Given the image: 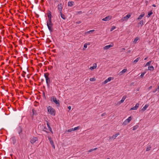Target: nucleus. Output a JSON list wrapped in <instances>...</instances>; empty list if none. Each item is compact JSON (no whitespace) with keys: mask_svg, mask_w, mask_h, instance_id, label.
I'll return each instance as SVG.
<instances>
[{"mask_svg":"<svg viewBox=\"0 0 159 159\" xmlns=\"http://www.w3.org/2000/svg\"><path fill=\"white\" fill-rule=\"evenodd\" d=\"M137 108L135 107H134L130 109V110H136L137 109Z\"/></svg>","mask_w":159,"mask_h":159,"instance_id":"35","label":"nucleus"},{"mask_svg":"<svg viewBox=\"0 0 159 159\" xmlns=\"http://www.w3.org/2000/svg\"><path fill=\"white\" fill-rule=\"evenodd\" d=\"M79 13H82V11H80L79 12Z\"/></svg>","mask_w":159,"mask_h":159,"instance_id":"51","label":"nucleus"},{"mask_svg":"<svg viewBox=\"0 0 159 159\" xmlns=\"http://www.w3.org/2000/svg\"><path fill=\"white\" fill-rule=\"evenodd\" d=\"M148 105L147 104H146L145 106L143 107V108L142 109V111H144L146 110L147 108H148Z\"/></svg>","mask_w":159,"mask_h":159,"instance_id":"23","label":"nucleus"},{"mask_svg":"<svg viewBox=\"0 0 159 159\" xmlns=\"http://www.w3.org/2000/svg\"><path fill=\"white\" fill-rule=\"evenodd\" d=\"M38 141V139L37 137H33L31 138L30 142L32 144H34L35 143H37Z\"/></svg>","mask_w":159,"mask_h":159,"instance_id":"4","label":"nucleus"},{"mask_svg":"<svg viewBox=\"0 0 159 159\" xmlns=\"http://www.w3.org/2000/svg\"><path fill=\"white\" fill-rule=\"evenodd\" d=\"M157 89H156V90H155L153 92L154 93H155L157 90Z\"/></svg>","mask_w":159,"mask_h":159,"instance_id":"50","label":"nucleus"},{"mask_svg":"<svg viewBox=\"0 0 159 159\" xmlns=\"http://www.w3.org/2000/svg\"><path fill=\"white\" fill-rule=\"evenodd\" d=\"M138 125H136L135 126H134L133 127V130H134L135 129H137L138 128Z\"/></svg>","mask_w":159,"mask_h":159,"instance_id":"31","label":"nucleus"},{"mask_svg":"<svg viewBox=\"0 0 159 159\" xmlns=\"http://www.w3.org/2000/svg\"><path fill=\"white\" fill-rule=\"evenodd\" d=\"M107 159H110V158H108Z\"/></svg>","mask_w":159,"mask_h":159,"instance_id":"57","label":"nucleus"},{"mask_svg":"<svg viewBox=\"0 0 159 159\" xmlns=\"http://www.w3.org/2000/svg\"><path fill=\"white\" fill-rule=\"evenodd\" d=\"M151 62H152V61H149L147 62V63L144 65V66L146 67L150 65Z\"/></svg>","mask_w":159,"mask_h":159,"instance_id":"28","label":"nucleus"},{"mask_svg":"<svg viewBox=\"0 0 159 159\" xmlns=\"http://www.w3.org/2000/svg\"><path fill=\"white\" fill-rule=\"evenodd\" d=\"M113 46V44L106 45L103 47V49L105 50L108 49L112 47Z\"/></svg>","mask_w":159,"mask_h":159,"instance_id":"11","label":"nucleus"},{"mask_svg":"<svg viewBox=\"0 0 159 159\" xmlns=\"http://www.w3.org/2000/svg\"><path fill=\"white\" fill-rule=\"evenodd\" d=\"M48 128V129H49V131H50L51 132V133H52V134H53V131H52V129H51V127H49V128Z\"/></svg>","mask_w":159,"mask_h":159,"instance_id":"41","label":"nucleus"},{"mask_svg":"<svg viewBox=\"0 0 159 159\" xmlns=\"http://www.w3.org/2000/svg\"><path fill=\"white\" fill-rule=\"evenodd\" d=\"M48 111L50 114L52 116H55L56 114L55 110L51 106H49L47 107Z\"/></svg>","mask_w":159,"mask_h":159,"instance_id":"1","label":"nucleus"},{"mask_svg":"<svg viewBox=\"0 0 159 159\" xmlns=\"http://www.w3.org/2000/svg\"><path fill=\"white\" fill-rule=\"evenodd\" d=\"M145 15V14L144 12L142 13L139 16L138 18V20H140Z\"/></svg>","mask_w":159,"mask_h":159,"instance_id":"17","label":"nucleus"},{"mask_svg":"<svg viewBox=\"0 0 159 159\" xmlns=\"http://www.w3.org/2000/svg\"><path fill=\"white\" fill-rule=\"evenodd\" d=\"M125 48H123V50H125Z\"/></svg>","mask_w":159,"mask_h":159,"instance_id":"54","label":"nucleus"},{"mask_svg":"<svg viewBox=\"0 0 159 159\" xmlns=\"http://www.w3.org/2000/svg\"><path fill=\"white\" fill-rule=\"evenodd\" d=\"M139 38L138 37H137L136 38H135L134 41H133V43H137V41L139 39Z\"/></svg>","mask_w":159,"mask_h":159,"instance_id":"22","label":"nucleus"},{"mask_svg":"<svg viewBox=\"0 0 159 159\" xmlns=\"http://www.w3.org/2000/svg\"><path fill=\"white\" fill-rule=\"evenodd\" d=\"M48 20H51V12H49L48 13Z\"/></svg>","mask_w":159,"mask_h":159,"instance_id":"20","label":"nucleus"},{"mask_svg":"<svg viewBox=\"0 0 159 159\" xmlns=\"http://www.w3.org/2000/svg\"><path fill=\"white\" fill-rule=\"evenodd\" d=\"M151 147L150 145H148V146L146 148V151H149V150H150L151 149Z\"/></svg>","mask_w":159,"mask_h":159,"instance_id":"27","label":"nucleus"},{"mask_svg":"<svg viewBox=\"0 0 159 159\" xmlns=\"http://www.w3.org/2000/svg\"><path fill=\"white\" fill-rule=\"evenodd\" d=\"M48 140H49L50 143L52 145V147L54 148H55V145L54 144V142H53L52 138L50 136H48Z\"/></svg>","mask_w":159,"mask_h":159,"instance_id":"7","label":"nucleus"},{"mask_svg":"<svg viewBox=\"0 0 159 159\" xmlns=\"http://www.w3.org/2000/svg\"><path fill=\"white\" fill-rule=\"evenodd\" d=\"M23 76H24V75H23Z\"/></svg>","mask_w":159,"mask_h":159,"instance_id":"55","label":"nucleus"},{"mask_svg":"<svg viewBox=\"0 0 159 159\" xmlns=\"http://www.w3.org/2000/svg\"><path fill=\"white\" fill-rule=\"evenodd\" d=\"M143 23V20H141L138 23V25H141L142 26Z\"/></svg>","mask_w":159,"mask_h":159,"instance_id":"30","label":"nucleus"},{"mask_svg":"<svg viewBox=\"0 0 159 159\" xmlns=\"http://www.w3.org/2000/svg\"><path fill=\"white\" fill-rule=\"evenodd\" d=\"M68 109L69 110H70L71 109V106H69L68 107Z\"/></svg>","mask_w":159,"mask_h":159,"instance_id":"45","label":"nucleus"},{"mask_svg":"<svg viewBox=\"0 0 159 159\" xmlns=\"http://www.w3.org/2000/svg\"><path fill=\"white\" fill-rule=\"evenodd\" d=\"M57 1V0H55V2H56Z\"/></svg>","mask_w":159,"mask_h":159,"instance_id":"53","label":"nucleus"},{"mask_svg":"<svg viewBox=\"0 0 159 159\" xmlns=\"http://www.w3.org/2000/svg\"><path fill=\"white\" fill-rule=\"evenodd\" d=\"M153 13L152 11H150L148 13V17H149Z\"/></svg>","mask_w":159,"mask_h":159,"instance_id":"33","label":"nucleus"},{"mask_svg":"<svg viewBox=\"0 0 159 159\" xmlns=\"http://www.w3.org/2000/svg\"><path fill=\"white\" fill-rule=\"evenodd\" d=\"M131 16V15L130 14H128L126 16L122 18L120 20L121 22H123L125 20H127Z\"/></svg>","mask_w":159,"mask_h":159,"instance_id":"3","label":"nucleus"},{"mask_svg":"<svg viewBox=\"0 0 159 159\" xmlns=\"http://www.w3.org/2000/svg\"><path fill=\"white\" fill-rule=\"evenodd\" d=\"M89 80L91 81L94 82L96 80V79L94 78H90Z\"/></svg>","mask_w":159,"mask_h":159,"instance_id":"34","label":"nucleus"},{"mask_svg":"<svg viewBox=\"0 0 159 159\" xmlns=\"http://www.w3.org/2000/svg\"><path fill=\"white\" fill-rule=\"evenodd\" d=\"M46 122H47V125L48 128H49L50 127V126L49 123L48 121H47Z\"/></svg>","mask_w":159,"mask_h":159,"instance_id":"40","label":"nucleus"},{"mask_svg":"<svg viewBox=\"0 0 159 159\" xmlns=\"http://www.w3.org/2000/svg\"><path fill=\"white\" fill-rule=\"evenodd\" d=\"M148 57H146V58H145L144 59V60H146L147 59H148Z\"/></svg>","mask_w":159,"mask_h":159,"instance_id":"48","label":"nucleus"},{"mask_svg":"<svg viewBox=\"0 0 159 159\" xmlns=\"http://www.w3.org/2000/svg\"><path fill=\"white\" fill-rule=\"evenodd\" d=\"M97 148H93V151H94V150H97Z\"/></svg>","mask_w":159,"mask_h":159,"instance_id":"47","label":"nucleus"},{"mask_svg":"<svg viewBox=\"0 0 159 159\" xmlns=\"http://www.w3.org/2000/svg\"><path fill=\"white\" fill-rule=\"evenodd\" d=\"M97 67V64L96 63H95L93 64V66L90 67V69L91 70H93L96 68Z\"/></svg>","mask_w":159,"mask_h":159,"instance_id":"13","label":"nucleus"},{"mask_svg":"<svg viewBox=\"0 0 159 159\" xmlns=\"http://www.w3.org/2000/svg\"><path fill=\"white\" fill-rule=\"evenodd\" d=\"M112 18V17L111 16H109L105 18H103L102 20L104 21H108L109 20H111Z\"/></svg>","mask_w":159,"mask_h":159,"instance_id":"10","label":"nucleus"},{"mask_svg":"<svg viewBox=\"0 0 159 159\" xmlns=\"http://www.w3.org/2000/svg\"><path fill=\"white\" fill-rule=\"evenodd\" d=\"M33 113H34V110H33Z\"/></svg>","mask_w":159,"mask_h":159,"instance_id":"56","label":"nucleus"},{"mask_svg":"<svg viewBox=\"0 0 159 159\" xmlns=\"http://www.w3.org/2000/svg\"><path fill=\"white\" fill-rule=\"evenodd\" d=\"M126 96H124L122 98V99L119 102V104H120L121 103H123L125 99L126 98Z\"/></svg>","mask_w":159,"mask_h":159,"instance_id":"14","label":"nucleus"},{"mask_svg":"<svg viewBox=\"0 0 159 159\" xmlns=\"http://www.w3.org/2000/svg\"><path fill=\"white\" fill-rule=\"evenodd\" d=\"M51 101L56 104L57 105V106L59 107L60 101L59 100H57L55 97L53 96L52 97L51 99Z\"/></svg>","mask_w":159,"mask_h":159,"instance_id":"2","label":"nucleus"},{"mask_svg":"<svg viewBox=\"0 0 159 159\" xmlns=\"http://www.w3.org/2000/svg\"><path fill=\"white\" fill-rule=\"evenodd\" d=\"M93 151V149H91L90 150H89L88 152H92V151Z\"/></svg>","mask_w":159,"mask_h":159,"instance_id":"44","label":"nucleus"},{"mask_svg":"<svg viewBox=\"0 0 159 159\" xmlns=\"http://www.w3.org/2000/svg\"><path fill=\"white\" fill-rule=\"evenodd\" d=\"M152 6L154 7H156V5L155 4H153L152 5Z\"/></svg>","mask_w":159,"mask_h":159,"instance_id":"49","label":"nucleus"},{"mask_svg":"<svg viewBox=\"0 0 159 159\" xmlns=\"http://www.w3.org/2000/svg\"><path fill=\"white\" fill-rule=\"evenodd\" d=\"M139 104L138 103H137L136 105H135V106L137 108H138L139 107Z\"/></svg>","mask_w":159,"mask_h":159,"instance_id":"42","label":"nucleus"},{"mask_svg":"<svg viewBox=\"0 0 159 159\" xmlns=\"http://www.w3.org/2000/svg\"><path fill=\"white\" fill-rule=\"evenodd\" d=\"M48 27L50 32H52L53 31V24L47 25Z\"/></svg>","mask_w":159,"mask_h":159,"instance_id":"9","label":"nucleus"},{"mask_svg":"<svg viewBox=\"0 0 159 159\" xmlns=\"http://www.w3.org/2000/svg\"><path fill=\"white\" fill-rule=\"evenodd\" d=\"M132 119L131 117V116H129L128 117V118L126 119L123 123V125H126L128 124L131 120Z\"/></svg>","mask_w":159,"mask_h":159,"instance_id":"6","label":"nucleus"},{"mask_svg":"<svg viewBox=\"0 0 159 159\" xmlns=\"http://www.w3.org/2000/svg\"><path fill=\"white\" fill-rule=\"evenodd\" d=\"M127 70L126 69H124L121 71L120 72V73H119L118 75H122L124 73H125L127 71Z\"/></svg>","mask_w":159,"mask_h":159,"instance_id":"15","label":"nucleus"},{"mask_svg":"<svg viewBox=\"0 0 159 159\" xmlns=\"http://www.w3.org/2000/svg\"><path fill=\"white\" fill-rule=\"evenodd\" d=\"M94 31V30H90L89 31L85 32V34H88L90 33H91L93 32Z\"/></svg>","mask_w":159,"mask_h":159,"instance_id":"29","label":"nucleus"},{"mask_svg":"<svg viewBox=\"0 0 159 159\" xmlns=\"http://www.w3.org/2000/svg\"><path fill=\"white\" fill-rule=\"evenodd\" d=\"M120 135V133H116L115 135H114L112 136L111 137H109V139H115L117 137Z\"/></svg>","mask_w":159,"mask_h":159,"instance_id":"8","label":"nucleus"},{"mask_svg":"<svg viewBox=\"0 0 159 159\" xmlns=\"http://www.w3.org/2000/svg\"><path fill=\"white\" fill-rule=\"evenodd\" d=\"M60 13V14L61 16V17L63 19V20H65L66 19V17H65V16L62 13V12H59Z\"/></svg>","mask_w":159,"mask_h":159,"instance_id":"21","label":"nucleus"},{"mask_svg":"<svg viewBox=\"0 0 159 159\" xmlns=\"http://www.w3.org/2000/svg\"><path fill=\"white\" fill-rule=\"evenodd\" d=\"M62 6L61 3L59 4L58 5V9L59 12H61L62 11Z\"/></svg>","mask_w":159,"mask_h":159,"instance_id":"12","label":"nucleus"},{"mask_svg":"<svg viewBox=\"0 0 159 159\" xmlns=\"http://www.w3.org/2000/svg\"><path fill=\"white\" fill-rule=\"evenodd\" d=\"M11 139L12 141V143H13V144H14L16 142V139L15 138V137H12Z\"/></svg>","mask_w":159,"mask_h":159,"instance_id":"18","label":"nucleus"},{"mask_svg":"<svg viewBox=\"0 0 159 159\" xmlns=\"http://www.w3.org/2000/svg\"><path fill=\"white\" fill-rule=\"evenodd\" d=\"M111 77H109L107 79H106L104 82V84H106L109 82L111 81Z\"/></svg>","mask_w":159,"mask_h":159,"instance_id":"16","label":"nucleus"},{"mask_svg":"<svg viewBox=\"0 0 159 159\" xmlns=\"http://www.w3.org/2000/svg\"><path fill=\"white\" fill-rule=\"evenodd\" d=\"M73 131V128H71L68 129L67 131L69 132H70Z\"/></svg>","mask_w":159,"mask_h":159,"instance_id":"39","label":"nucleus"},{"mask_svg":"<svg viewBox=\"0 0 159 159\" xmlns=\"http://www.w3.org/2000/svg\"><path fill=\"white\" fill-rule=\"evenodd\" d=\"M80 128V126H77L76 127H75L74 128H73V131L76 130H77L79 129Z\"/></svg>","mask_w":159,"mask_h":159,"instance_id":"32","label":"nucleus"},{"mask_svg":"<svg viewBox=\"0 0 159 159\" xmlns=\"http://www.w3.org/2000/svg\"><path fill=\"white\" fill-rule=\"evenodd\" d=\"M148 69L149 70H154V67L152 66H149L148 67Z\"/></svg>","mask_w":159,"mask_h":159,"instance_id":"24","label":"nucleus"},{"mask_svg":"<svg viewBox=\"0 0 159 159\" xmlns=\"http://www.w3.org/2000/svg\"><path fill=\"white\" fill-rule=\"evenodd\" d=\"M47 25L52 24V23L51 20H48L47 21Z\"/></svg>","mask_w":159,"mask_h":159,"instance_id":"25","label":"nucleus"},{"mask_svg":"<svg viewBox=\"0 0 159 159\" xmlns=\"http://www.w3.org/2000/svg\"><path fill=\"white\" fill-rule=\"evenodd\" d=\"M87 45H90V43H89L88 44H87V43L84 44V47L85 48H86L87 47Z\"/></svg>","mask_w":159,"mask_h":159,"instance_id":"37","label":"nucleus"},{"mask_svg":"<svg viewBox=\"0 0 159 159\" xmlns=\"http://www.w3.org/2000/svg\"><path fill=\"white\" fill-rule=\"evenodd\" d=\"M106 115V113H104L101 115V116H103Z\"/></svg>","mask_w":159,"mask_h":159,"instance_id":"43","label":"nucleus"},{"mask_svg":"<svg viewBox=\"0 0 159 159\" xmlns=\"http://www.w3.org/2000/svg\"><path fill=\"white\" fill-rule=\"evenodd\" d=\"M116 28V27L114 26H113L111 27V31H113Z\"/></svg>","mask_w":159,"mask_h":159,"instance_id":"38","label":"nucleus"},{"mask_svg":"<svg viewBox=\"0 0 159 159\" xmlns=\"http://www.w3.org/2000/svg\"><path fill=\"white\" fill-rule=\"evenodd\" d=\"M81 23V21H79L78 22H76V23L77 24H79V23Z\"/></svg>","mask_w":159,"mask_h":159,"instance_id":"46","label":"nucleus"},{"mask_svg":"<svg viewBox=\"0 0 159 159\" xmlns=\"http://www.w3.org/2000/svg\"><path fill=\"white\" fill-rule=\"evenodd\" d=\"M44 77L45 78L46 80V82L47 84V85L48 86H49V84L50 83V79L48 77V75H47L46 74H44Z\"/></svg>","mask_w":159,"mask_h":159,"instance_id":"5","label":"nucleus"},{"mask_svg":"<svg viewBox=\"0 0 159 159\" xmlns=\"http://www.w3.org/2000/svg\"><path fill=\"white\" fill-rule=\"evenodd\" d=\"M74 3L73 2H69L68 3V5L69 7H72Z\"/></svg>","mask_w":159,"mask_h":159,"instance_id":"19","label":"nucleus"},{"mask_svg":"<svg viewBox=\"0 0 159 159\" xmlns=\"http://www.w3.org/2000/svg\"><path fill=\"white\" fill-rule=\"evenodd\" d=\"M145 73V72L142 73L141 75H140V77L141 78H143V77Z\"/></svg>","mask_w":159,"mask_h":159,"instance_id":"36","label":"nucleus"},{"mask_svg":"<svg viewBox=\"0 0 159 159\" xmlns=\"http://www.w3.org/2000/svg\"><path fill=\"white\" fill-rule=\"evenodd\" d=\"M152 86H150V87H149V89H151V88H152Z\"/></svg>","mask_w":159,"mask_h":159,"instance_id":"52","label":"nucleus"},{"mask_svg":"<svg viewBox=\"0 0 159 159\" xmlns=\"http://www.w3.org/2000/svg\"><path fill=\"white\" fill-rule=\"evenodd\" d=\"M140 59V57H138L137 58H136L135 60L134 61H133V63L134 64H135Z\"/></svg>","mask_w":159,"mask_h":159,"instance_id":"26","label":"nucleus"}]
</instances>
